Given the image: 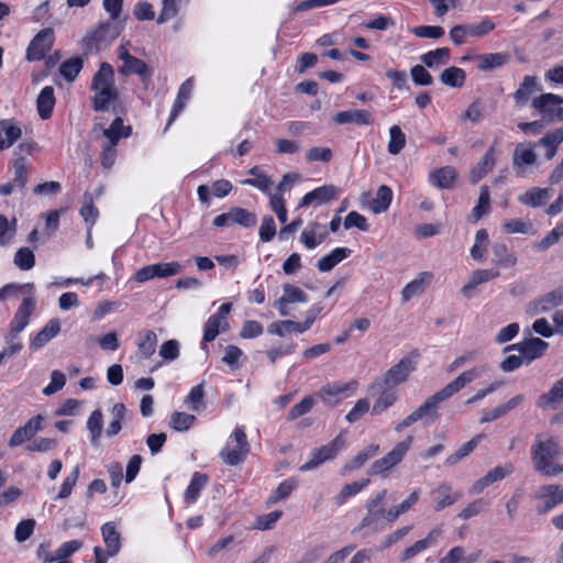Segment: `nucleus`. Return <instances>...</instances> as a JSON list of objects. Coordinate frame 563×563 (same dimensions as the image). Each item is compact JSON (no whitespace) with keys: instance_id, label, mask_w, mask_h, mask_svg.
<instances>
[{"instance_id":"obj_45","label":"nucleus","mask_w":563,"mask_h":563,"mask_svg":"<svg viewBox=\"0 0 563 563\" xmlns=\"http://www.w3.org/2000/svg\"><path fill=\"white\" fill-rule=\"evenodd\" d=\"M230 216L232 223H238L244 228H253L257 222L255 213L240 207L231 208Z\"/></svg>"},{"instance_id":"obj_37","label":"nucleus","mask_w":563,"mask_h":563,"mask_svg":"<svg viewBox=\"0 0 563 563\" xmlns=\"http://www.w3.org/2000/svg\"><path fill=\"white\" fill-rule=\"evenodd\" d=\"M229 327L227 318L221 314H212L205 324L203 341L212 342L219 334L220 330L225 331Z\"/></svg>"},{"instance_id":"obj_8","label":"nucleus","mask_w":563,"mask_h":563,"mask_svg":"<svg viewBox=\"0 0 563 563\" xmlns=\"http://www.w3.org/2000/svg\"><path fill=\"white\" fill-rule=\"evenodd\" d=\"M53 42V30L49 27L41 30L31 41L26 49V58L29 60H40L44 58L46 52L52 48Z\"/></svg>"},{"instance_id":"obj_51","label":"nucleus","mask_w":563,"mask_h":563,"mask_svg":"<svg viewBox=\"0 0 563 563\" xmlns=\"http://www.w3.org/2000/svg\"><path fill=\"white\" fill-rule=\"evenodd\" d=\"M267 331L272 334L284 336L286 332H305L300 322L284 320L268 325Z\"/></svg>"},{"instance_id":"obj_25","label":"nucleus","mask_w":563,"mask_h":563,"mask_svg":"<svg viewBox=\"0 0 563 563\" xmlns=\"http://www.w3.org/2000/svg\"><path fill=\"white\" fill-rule=\"evenodd\" d=\"M55 102L56 100L53 87H44L36 99L37 112L41 119L47 120L51 118Z\"/></svg>"},{"instance_id":"obj_39","label":"nucleus","mask_w":563,"mask_h":563,"mask_svg":"<svg viewBox=\"0 0 563 563\" xmlns=\"http://www.w3.org/2000/svg\"><path fill=\"white\" fill-rule=\"evenodd\" d=\"M391 200V189L386 185H382L378 187L376 197L372 200L369 208L374 213H383L389 208Z\"/></svg>"},{"instance_id":"obj_47","label":"nucleus","mask_w":563,"mask_h":563,"mask_svg":"<svg viewBox=\"0 0 563 563\" xmlns=\"http://www.w3.org/2000/svg\"><path fill=\"white\" fill-rule=\"evenodd\" d=\"M380 390L379 397L376 399L374 406L372 407V415L378 416L384 412L386 409L391 407L397 400V396L395 393L389 391L390 388H378Z\"/></svg>"},{"instance_id":"obj_63","label":"nucleus","mask_w":563,"mask_h":563,"mask_svg":"<svg viewBox=\"0 0 563 563\" xmlns=\"http://www.w3.org/2000/svg\"><path fill=\"white\" fill-rule=\"evenodd\" d=\"M13 168H14V177L11 183L16 188L23 189L27 181V168L25 166L24 158L15 159Z\"/></svg>"},{"instance_id":"obj_52","label":"nucleus","mask_w":563,"mask_h":563,"mask_svg":"<svg viewBox=\"0 0 563 563\" xmlns=\"http://www.w3.org/2000/svg\"><path fill=\"white\" fill-rule=\"evenodd\" d=\"M102 423H103L102 412L100 410L92 411L87 421V429L91 433V443L96 446L99 444V440H100L101 431H102Z\"/></svg>"},{"instance_id":"obj_36","label":"nucleus","mask_w":563,"mask_h":563,"mask_svg":"<svg viewBox=\"0 0 563 563\" xmlns=\"http://www.w3.org/2000/svg\"><path fill=\"white\" fill-rule=\"evenodd\" d=\"M351 253L350 249L336 247L330 254L318 261V269L320 272H330L335 265L346 258Z\"/></svg>"},{"instance_id":"obj_35","label":"nucleus","mask_w":563,"mask_h":563,"mask_svg":"<svg viewBox=\"0 0 563 563\" xmlns=\"http://www.w3.org/2000/svg\"><path fill=\"white\" fill-rule=\"evenodd\" d=\"M494 263L500 267H512L517 263L515 253L510 252L507 245L503 242L493 244Z\"/></svg>"},{"instance_id":"obj_1","label":"nucleus","mask_w":563,"mask_h":563,"mask_svg":"<svg viewBox=\"0 0 563 563\" xmlns=\"http://www.w3.org/2000/svg\"><path fill=\"white\" fill-rule=\"evenodd\" d=\"M561 455V446L553 437L538 435L531 448V459L536 471L543 476H555L563 472V465L555 463Z\"/></svg>"},{"instance_id":"obj_34","label":"nucleus","mask_w":563,"mask_h":563,"mask_svg":"<svg viewBox=\"0 0 563 563\" xmlns=\"http://www.w3.org/2000/svg\"><path fill=\"white\" fill-rule=\"evenodd\" d=\"M192 79L189 78L179 88L178 96L174 103L169 120L167 125L172 124V122L176 119V117L183 111L187 101L189 100L192 91Z\"/></svg>"},{"instance_id":"obj_54","label":"nucleus","mask_w":563,"mask_h":563,"mask_svg":"<svg viewBox=\"0 0 563 563\" xmlns=\"http://www.w3.org/2000/svg\"><path fill=\"white\" fill-rule=\"evenodd\" d=\"M369 483V479H364L362 482H353L350 484H345L341 492L335 496V504L341 506L345 503V500L356 494H358L363 488H365Z\"/></svg>"},{"instance_id":"obj_48","label":"nucleus","mask_w":563,"mask_h":563,"mask_svg":"<svg viewBox=\"0 0 563 563\" xmlns=\"http://www.w3.org/2000/svg\"><path fill=\"white\" fill-rule=\"evenodd\" d=\"M481 439L482 435H476L466 443L462 444L453 454L448 456V459L445 460V464L452 466L459 463L462 459L467 456L477 446Z\"/></svg>"},{"instance_id":"obj_3","label":"nucleus","mask_w":563,"mask_h":563,"mask_svg":"<svg viewBox=\"0 0 563 563\" xmlns=\"http://www.w3.org/2000/svg\"><path fill=\"white\" fill-rule=\"evenodd\" d=\"M413 438L411 435H408L406 439H404L401 442H398L391 451H389L386 455H384L382 459L376 460L369 467L368 474L369 475H383L389 470H391L394 466L398 465L406 453L409 451L411 444H412Z\"/></svg>"},{"instance_id":"obj_23","label":"nucleus","mask_w":563,"mask_h":563,"mask_svg":"<svg viewBox=\"0 0 563 563\" xmlns=\"http://www.w3.org/2000/svg\"><path fill=\"white\" fill-rule=\"evenodd\" d=\"M563 303V285L533 302L536 313H543Z\"/></svg>"},{"instance_id":"obj_4","label":"nucleus","mask_w":563,"mask_h":563,"mask_svg":"<svg viewBox=\"0 0 563 563\" xmlns=\"http://www.w3.org/2000/svg\"><path fill=\"white\" fill-rule=\"evenodd\" d=\"M346 445V441L343 432H340L330 443L327 445L313 449L311 452L310 460L301 465L299 470L301 472H308L317 468L322 463L333 460L336 454L343 450Z\"/></svg>"},{"instance_id":"obj_30","label":"nucleus","mask_w":563,"mask_h":563,"mask_svg":"<svg viewBox=\"0 0 563 563\" xmlns=\"http://www.w3.org/2000/svg\"><path fill=\"white\" fill-rule=\"evenodd\" d=\"M494 148L489 147L481 162L471 170L470 181L477 184L495 165Z\"/></svg>"},{"instance_id":"obj_7","label":"nucleus","mask_w":563,"mask_h":563,"mask_svg":"<svg viewBox=\"0 0 563 563\" xmlns=\"http://www.w3.org/2000/svg\"><path fill=\"white\" fill-rule=\"evenodd\" d=\"M562 103L563 98L561 96L548 92L534 98L531 104L538 110L544 123H552L556 121L555 111L559 110L558 106Z\"/></svg>"},{"instance_id":"obj_46","label":"nucleus","mask_w":563,"mask_h":563,"mask_svg":"<svg viewBox=\"0 0 563 563\" xmlns=\"http://www.w3.org/2000/svg\"><path fill=\"white\" fill-rule=\"evenodd\" d=\"M84 221L92 227L98 218V209L95 207L93 197L90 192H85L82 197V207L79 211Z\"/></svg>"},{"instance_id":"obj_60","label":"nucleus","mask_w":563,"mask_h":563,"mask_svg":"<svg viewBox=\"0 0 563 563\" xmlns=\"http://www.w3.org/2000/svg\"><path fill=\"white\" fill-rule=\"evenodd\" d=\"M14 264L22 271H29L35 264V256L30 249L21 247L14 255Z\"/></svg>"},{"instance_id":"obj_53","label":"nucleus","mask_w":563,"mask_h":563,"mask_svg":"<svg viewBox=\"0 0 563 563\" xmlns=\"http://www.w3.org/2000/svg\"><path fill=\"white\" fill-rule=\"evenodd\" d=\"M406 145V135L398 125L389 129L388 152L391 155L399 154Z\"/></svg>"},{"instance_id":"obj_15","label":"nucleus","mask_w":563,"mask_h":563,"mask_svg":"<svg viewBox=\"0 0 563 563\" xmlns=\"http://www.w3.org/2000/svg\"><path fill=\"white\" fill-rule=\"evenodd\" d=\"M339 189L333 185H324L306 194L299 202V207H307L312 202L327 203L338 197Z\"/></svg>"},{"instance_id":"obj_19","label":"nucleus","mask_w":563,"mask_h":563,"mask_svg":"<svg viewBox=\"0 0 563 563\" xmlns=\"http://www.w3.org/2000/svg\"><path fill=\"white\" fill-rule=\"evenodd\" d=\"M35 306L36 300L34 297H25L15 311L10 327L23 331L30 322V318L35 309Z\"/></svg>"},{"instance_id":"obj_31","label":"nucleus","mask_w":563,"mask_h":563,"mask_svg":"<svg viewBox=\"0 0 563 563\" xmlns=\"http://www.w3.org/2000/svg\"><path fill=\"white\" fill-rule=\"evenodd\" d=\"M21 129L10 120L0 122V150L9 148L21 137Z\"/></svg>"},{"instance_id":"obj_41","label":"nucleus","mask_w":563,"mask_h":563,"mask_svg":"<svg viewBox=\"0 0 563 563\" xmlns=\"http://www.w3.org/2000/svg\"><path fill=\"white\" fill-rule=\"evenodd\" d=\"M481 70H492L506 64L508 56L504 53H490L476 56Z\"/></svg>"},{"instance_id":"obj_42","label":"nucleus","mask_w":563,"mask_h":563,"mask_svg":"<svg viewBox=\"0 0 563 563\" xmlns=\"http://www.w3.org/2000/svg\"><path fill=\"white\" fill-rule=\"evenodd\" d=\"M563 142V128L556 129L555 131L548 133L543 136L539 143L547 147L545 158L552 159L556 154V147Z\"/></svg>"},{"instance_id":"obj_62","label":"nucleus","mask_w":563,"mask_h":563,"mask_svg":"<svg viewBox=\"0 0 563 563\" xmlns=\"http://www.w3.org/2000/svg\"><path fill=\"white\" fill-rule=\"evenodd\" d=\"M314 405V399L311 396L305 397L301 401L290 408L287 413L288 420H295L307 412H309Z\"/></svg>"},{"instance_id":"obj_29","label":"nucleus","mask_w":563,"mask_h":563,"mask_svg":"<svg viewBox=\"0 0 563 563\" xmlns=\"http://www.w3.org/2000/svg\"><path fill=\"white\" fill-rule=\"evenodd\" d=\"M437 495V503L434 506L435 511H441L442 509L453 505L456 500L461 498V493L452 494L451 485L448 483H441L434 490Z\"/></svg>"},{"instance_id":"obj_10","label":"nucleus","mask_w":563,"mask_h":563,"mask_svg":"<svg viewBox=\"0 0 563 563\" xmlns=\"http://www.w3.org/2000/svg\"><path fill=\"white\" fill-rule=\"evenodd\" d=\"M549 347V343L539 339L531 338L523 342L511 344L505 347V352L507 351H518L523 357L528 358L529 362L542 356L547 349Z\"/></svg>"},{"instance_id":"obj_16","label":"nucleus","mask_w":563,"mask_h":563,"mask_svg":"<svg viewBox=\"0 0 563 563\" xmlns=\"http://www.w3.org/2000/svg\"><path fill=\"white\" fill-rule=\"evenodd\" d=\"M357 389V382L349 383H330L321 387L320 397L322 401L330 402L333 397H347L353 395Z\"/></svg>"},{"instance_id":"obj_18","label":"nucleus","mask_w":563,"mask_h":563,"mask_svg":"<svg viewBox=\"0 0 563 563\" xmlns=\"http://www.w3.org/2000/svg\"><path fill=\"white\" fill-rule=\"evenodd\" d=\"M328 238L325 227L318 222L309 223L301 232L300 241L307 249H314Z\"/></svg>"},{"instance_id":"obj_17","label":"nucleus","mask_w":563,"mask_h":563,"mask_svg":"<svg viewBox=\"0 0 563 563\" xmlns=\"http://www.w3.org/2000/svg\"><path fill=\"white\" fill-rule=\"evenodd\" d=\"M114 70L108 63H102L91 79V91L114 88Z\"/></svg>"},{"instance_id":"obj_61","label":"nucleus","mask_w":563,"mask_h":563,"mask_svg":"<svg viewBox=\"0 0 563 563\" xmlns=\"http://www.w3.org/2000/svg\"><path fill=\"white\" fill-rule=\"evenodd\" d=\"M155 277L165 278L180 273L183 266L178 262L153 264Z\"/></svg>"},{"instance_id":"obj_9","label":"nucleus","mask_w":563,"mask_h":563,"mask_svg":"<svg viewBox=\"0 0 563 563\" xmlns=\"http://www.w3.org/2000/svg\"><path fill=\"white\" fill-rule=\"evenodd\" d=\"M536 497L544 500L542 505L537 507V512L543 515L563 503V487L559 485H543L537 492Z\"/></svg>"},{"instance_id":"obj_13","label":"nucleus","mask_w":563,"mask_h":563,"mask_svg":"<svg viewBox=\"0 0 563 563\" xmlns=\"http://www.w3.org/2000/svg\"><path fill=\"white\" fill-rule=\"evenodd\" d=\"M486 371V366L482 367H473L468 371L461 373L455 379L450 382L446 386L442 388V391L450 399L453 395L457 394L468 384H471L474 379L479 377Z\"/></svg>"},{"instance_id":"obj_28","label":"nucleus","mask_w":563,"mask_h":563,"mask_svg":"<svg viewBox=\"0 0 563 563\" xmlns=\"http://www.w3.org/2000/svg\"><path fill=\"white\" fill-rule=\"evenodd\" d=\"M119 98V90L117 87L95 91L92 96V108L95 111H108L111 103L115 102Z\"/></svg>"},{"instance_id":"obj_5","label":"nucleus","mask_w":563,"mask_h":563,"mask_svg":"<svg viewBox=\"0 0 563 563\" xmlns=\"http://www.w3.org/2000/svg\"><path fill=\"white\" fill-rule=\"evenodd\" d=\"M413 369V362L409 357H404L390 367L383 377L377 378L372 388H393L404 383Z\"/></svg>"},{"instance_id":"obj_50","label":"nucleus","mask_w":563,"mask_h":563,"mask_svg":"<svg viewBox=\"0 0 563 563\" xmlns=\"http://www.w3.org/2000/svg\"><path fill=\"white\" fill-rule=\"evenodd\" d=\"M490 209V196L487 186H482L477 205L472 210L474 221H478L483 216L487 214Z\"/></svg>"},{"instance_id":"obj_32","label":"nucleus","mask_w":563,"mask_h":563,"mask_svg":"<svg viewBox=\"0 0 563 563\" xmlns=\"http://www.w3.org/2000/svg\"><path fill=\"white\" fill-rule=\"evenodd\" d=\"M157 335L152 330L139 333L137 352L143 358H150L156 351Z\"/></svg>"},{"instance_id":"obj_12","label":"nucleus","mask_w":563,"mask_h":563,"mask_svg":"<svg viewBox=\"0 0 563 563\" xmlns=\"http://www.w3.org/2000/svg\"><path fill=\"white\" fill-rule=\"evenodd\" d=\"M537 161L532 143H519L512 155V168L520 176L525 175V166H531Z\"/></svg>"},{"instance_id":"obj_56","label":"nucleus","mask_w":563,"mask_h":563,"mask_svg":"<svg viewBox=\"0 0 563 563\" xmlns=\"http://www.w3.org/2000/svg\"><path fill=\"white\" fill-rule=\"evenodd\" d=\"M280 299L289 305L306 302L308 300V295L301 288L287 283L283 285V296Z\"/></svg>"},{"instance_id":"obj_33","label":"nucleus","mask_w":563,"mask_h":563,"mask_svg":"<svg viewBox=\"0 0 563 563\" xmlns=\"http://www.w3.org/2000/svg\"><path fill=\"white\" fill-rule=\"evenodd\" d=\"M563 401V377L554 383L552 388L541 395L538 399L537 405L542 409H549L555 404Z\"/></svg>"},{"instance_id":"obj_21","label":"nucleus","mask_w":563,"mask_h":563,"mask_svg":"<svg viewBox=\"0 0 563 563\" xmlns=\"http://www.w3.org/2000/svg\"><path fill=\"white\" fill-rule=\"evenodd\" d=\"M333 121L338 124L353 123L356 125H369L373 123V117L366 110L354 109L338 112L334 115Z\"/></svg>"},{"instance_id":"obj_2","label":"nucleus","mask_w":563,"mask_h":563,"mask_svg":"<svg viewBox=\"0 0 563 563\" xmlns=\"http://www.w3.org/2000/svg\"><path fill=\"white\" fill-rule=\"evenodd\" d=\"M449 398L440 389L431 397L427 398L423 404H421L415 411H412L409 416H407L402 421L396 424L395 431L401 432L411 424L424 420L427 423H433L439 418L438 408L439 405Z\"/></svg>"},{"instance_id":"obj_43","label":"nucleus","mask_w":563,"mask_h":563,"mask_svg":"<svg viewBox=\"0 0 563 563\" xmlns=\"http://www.w3.org/2000/svg\"><path fill=\"white\" fill-rule=\"evenodd\" d=\"M208 476L202 473H195L189 486L185 492V500L187 503H195L201 492L207 485Z\"/></svg>"},{"instance_id":"obj_14","label":"nucleus","mask_w":563,"mask_h":563,"mask_svg":"<svg viewBox=\"0 0 563 563\" xmlns=\"http://www.w3.org/2000/svg\"><path fill=\"white\" fill-rule=\"evenodd\" d=\"M441 534L442 529L440 527L432 529L431 531H429L426 538L418 540L412 545L406 548L400 554V561L406 562L415 558L417 554L424 551L429 547L435 544Z\"/></svg>"},{"instance_id":"obj_26","label":"nucleus","mask_w":563,"mask_h":563,"mask_svg":"<svg viewBox=\"0 0 563 563\" xmlns=\"http://www.w3.org/2000/svg\"><path fill=\"white\" fill-rule=\"evenodd\" d=\"M60 331V323L57 319L49 320L45 327L36 333V335L32 339L30 347L33 350H37L44 346L48 341H51L55 335H57Z\"/></svg>"},{"instance_id":"obj_49","label":"nucleus","mask_w":563,"mask_h":563,"mask_svg":"<svg viewBox=\"0 0 563 563\" xmlns=\"http://www.w3.org/2000/svg\"><path fill=\"white\" fill-rule=\"evenodd\" d=\"M84 60L80 57H71L65 60L60 67V75L68 81L75 80L80 70L82 69Z\"/></svg>"},{"instance_id":"obj_57","label":"nucleus","mask_w":563,"mask_h":563,"mask_svg":"<svg viewBox=\"0 0 563 563\" xmlns=\"http://www.w3.org/2000/svg\"><path fill=\"white\" fill-rule=\"evenodd\" d=\"M450 58V49L448 47L437 48L430 51L421 56L422 63L432 68L441 63L448 62Z\"/></svg>"},{"instance_id":"obj_38","label":"nucleus","mask_w":563,"mask_h":563,"mask_svg":"<svg viewBox=\"0 0 563 563\" xmlns=\"http://www.w3.org/2000/svg\"><path fill=\"white\" fill-rule=\"evenodd\" d=\"M550 197L548 188H532L521 195L518 200L526 206L538 208L545 203Z\"/></svg>"},{"instance_id":"obj_24","label":"nucleus","mask_w":563,"mask_h":563,"mask_svg":"<svg viewBox=\"0 0 563 563\" xmlns=\"http://www.w3.org/2000/svg\"><path fill=\"white\" fill-rule=\"evenodd\" d=\"M101 534L107 547V553L109 556H114L121 549V537L115 528L114 522H106L101 527Z\"/></svg>"},{"instance_id":"obj_59","label":"nucleus","mask_w":563,"mask_h":563,"mask_svg":"<svg viewBox=\"0 0 563 563\" xmlns=\"http://www.w3.org/2000/svg\"><path fill=\"white\" fill-rule=\"evenodd\" d=\"M196 417L186 412H174L170 417V427L176 431H187L195 422Z\"/></svg>"},{"instance_id":"obj_11","label":"nucleus","mask_w":563,"mask_h":563,"mask_svg":"<svg viewBox=\"0 0 563 563\" xmlns=\"http://www.w3.org/2000/svg\"><path fill=\"white\" fill-rule=\"evenodd\" d=\"M44 418L37 415L31 418L23 427L18 428L9 440V446L14 448L21 445L24 441L32 439L38 431L43 429Z\"/></svg>"},{"instance_id":"obj_58","label":"nucleus","mask_w":563,"mask_h":563,"mask_svg":"<svg viewBox=\"0 0 563 563\" xmlns=\"http://www.w3.org/2000/svg\"><path fill=\"white\" fill-rule=\"evenodd\" d=\"M563 235V223L558 224L552 231H550L541 241L533 244V249L538 252H543L550 246L556 244L560 238Z\"/></svg>"},{"instance_id":"obj_22","label":"nucleus","mask_w":563,"mask_h":563,"mask_svg":"<svg viewBox=\"0 0 563 563\" xmlns=\"http://www.w3.org/2000/svg\"><path fill=\"white\" fill-rule=\"evenodd\" d=\"M457 179V173L452 166L438 168L429 174L430 183L440 189H450Z\"/></svg>"},{"instance_id":"obj_40","label":"nucleus","mask_w":563,"mask_h":563,"mask_svg":"<svg viewBox=\"0 0 563 563\" xmlns=\"http://www.w3.org/2000/svg\"><path fill=\"white\" fill-rule=\"evenodd\" d=\"M465 71L462 68L455 66L445 68L440 76V80L443 85L453 88L462 87L465 82Z\"/></svg>"},{"instance_id":"obj_44","label":"nucleus","mask_w":563,"mask_h":563,"mask_svg":"<svg viewBox=\"0 0 563 563\" xmlns=\"http://www.w3.org/2000/svg\"><path fill=\"white\" fill-rule=\"evenodd\" d=\"M130 131H131V128L124 126L123 120L121 118H115L112 121L110 128L106 129L103 131V134L107 139H109L112 146H115L118 141L122 136H128L130 134Z\"/></svg>"},{"instance_id":"obj_6","label":"nucleus","mask_w":563,"mask_h":563,"mask_svg":"<svg viewBox=\"0 0 563 563\" xmlns=\"http://www.w3.org/2000/svg\"><path fill=\"white\" fill-rule=\"evenodd\" d=\"M231 439L235 442L233 446H231V442L228 443L227 448L223 449L220 453L224 463L229 465H238L243 462L250 452V444L246 439V434L241 428H236Z\"/></svg>"},{"instance_id":"obj_64","label":"nucleus","mask_w":563,"mask_h":563,"mask_svg":"<svg viewBox=\"0 0 563 563\" xmlns=\"http://www.w3.org/2000/svg\"><path fill=\"white\" fill-rule=\"evenodd\" d=\"M203 396V385L199 384L190 390L186 398V402L189 405L191 410L200 411L202 408H205Z\"/></svg>"},{"instance_id":"obj_20","label":"nucleus","mask_w":563,"mask_h":563,"mask_svg":"<svg viewBox=\"0 0 563 563\" xmlns=\"http://www.w3.org/2000/svg\"><path fill=\"white\" fill-rule=\"evenodd\" d=\"M541 90V86L539 84L538 77L536 76H525L523 80L519 85V88L514 93L515 102L518 107L525 106L530 97Z\"/></svg>"},{"instance_id":"obj_55","label":"nucleus","mask_w":563,"mask_h":563,"mask_svg":"<svg viewBox=\"0 0 563 563\" xmlns=\"http://www.w3.org/2000/svg\"><path fill=\"white\" fill-rule=\"evenodd\" d=\"M118 70L123 76L136 74L144 79V76L147 74L148 68L143 60L132 56L125 64L119 67Z\"/></svg>"},{"instance_id":"obj_27","label":"nucleus","mask_w":563,"mask_h":563,"mask_svg":"<svg viewBox=\"0 0 563 563\" xmlns=\"http://www.w3.org/2000/svg\"><path fill=\"white\" fill-rule=\"evenodd\" d=\"M431 276L432 275L430 273L422 272L418 275L417 278L408 283L401 291L402 300L408 301L412 297L423 294L431 279Z\"/></svg>"}]
</instances>
